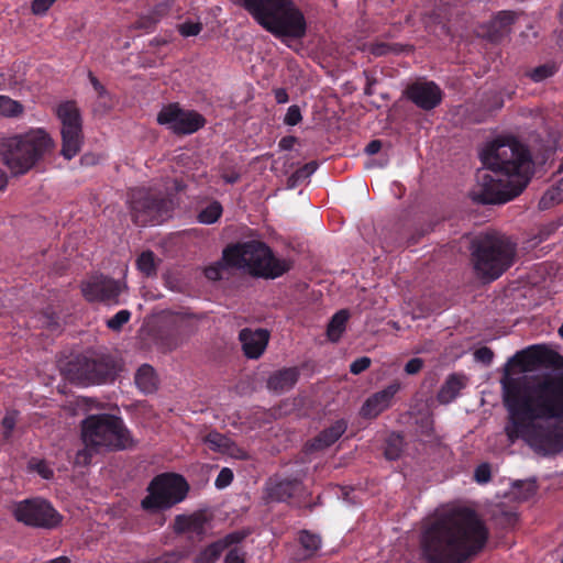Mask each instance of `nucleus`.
<instances>
[{
  "label": "nucleus",
  "mask_w": 563,
  "mask_h": 563,
  "mask_svg": "<svg viewBox=\"0 0 563 563\" xmlns=\"http://www.w3.org/2000/svg\"><path fill=\"white\" fill-rule=\"evenodd\" d=\"M136 266L141 273L146 276H153L156 274V261L155 255L151 251L143 252L137 261Z\"/></svg>",
  "instance_id": "31"
},
{
  "label": "nucleus",
  "mask_w": 563,
  "mask_h": 563,
  "mask_svg": "<svg viewBox=\"0 0 563 563\" xmlns=\"http://www.w3.org/2000/svg\"><path fill=\"white\" fill-rule=\"evenodd\" d=\"M207 518L202 514H194L190 516L179 515L175 519V531L179 533H189L201 539L208 529Z\"/></svg>",
  "instance_id": "21"
},
{
  "label": "nucleus",
  "mask_w": 563,
  "mask_h": 563,
  "mask_svg": "<svg viewBox=\"0 0 563 563\" xmlns=\"http://www.w3.org/2000/svg\"><path fill=\"white\" fill-rule=\"evenodd\" d=\"M407 95L412 102L424 110L433 109L442 99L441 89L432 81H420L411 85Z\"/></svg>",
  "instance_id": "16"
},
{
  "label": "nucleus",
  "mask_w": 563,
  "mask_h": 563,
  "mask_svg": "<svg viewBox=\"0 0 563 563\" xmlns=\"http://www.w3.org/2000/svg\"><path fill=\"white\" fill-rule=\"evenodd\" d=\"M223 178H224V180L228 184H233V183H235L239 179V175L238 174H232L230 176H224Z\"/></svg>",
  "instance_id": "59"
},
{
  "label": "nucleus",
  "mask_w": 563,
  "mask_h": 563,
  "mask_svg": "<svg viewBox=\"0 0 563 563\" xmlns=\"http://www.w3.org/2000/svg\"><path fill=\"white\" fill-rule=\"evenodd\" d=\"M391 49L393 48L389 45L384 44V43H377V44H373L371 46V53L376 56L385 55Z\"/></svg>",
  "instance_id": "50"
},
{
  "label": "nucleus",
  "mask_w": 563,
  "mask_h": 563,
  "mask_svg": "<svg viewBox=\"0 0 563 563\" xmlns=\"http://www.w3.org/2000/svg\"><path fill=\"white\" fill-rule=\"evenodd\" d=\"M560 15L563 16V3L561 4V8H560Z\"/></svg>",
  "instance_id": "63"
},
{
  "label": "nucleus",
  "mask_w": 563,
  "mask_h": 563,
  "mask_svg": "<svg viewBox=\"0 0 563 563\" xmlns=\"http://www.w3.org/2000/svg\"><path fill=\"white\" fill-rule=\"evenodd\" d=\"M158 10H159V12H163L165 10V8H163L162 5H158Z\"/></svg>",
  "instance_id": "64"
},
{
  "label": "nucleus",
  "mask_w": 563,
  "mask_h": 563,
  "mask_svg": "<svg viewBox=\"0 0 563 563\" xmlns=\"http://www.w3.org/2000/svg\"><path fill=\"white\" fill-rule=\"evenodd\" d=\"M512 489L518 498L528 499L536 494L537 485L534 481L518 482L514 485Z\"/></svg>",
  "instance_id": "36"
},
{
  "label": "nucleus",
  "mask_w": 563,
  "mask_h": 563,
  "mask_svg": "<svg viewBox=\"0 0 563 563\" xmlns=\"http://www.w3.org/2000/svg\"><path fill=\"white\" fill-rule=\"evenodd\" d=\"M36 471L46 479L51 478L53 475V471L44 462H38L36 464Z\"/></svg>",
  "instance_id": "51"
},
{
  "label": "nucleus",
  "mask_w": 563,
  "mask_h": 563,
  "mask_svg": "<svg viewBox=\"0 0 563 563\" xmlns=\"http://www.w3.org/2000/svg\"><path fill=\"white\" fill-rule=\"evenodd\" d=\"M233 481V472L231 468L229 467H223L217 478H216V482H214V485L217 488L219 489H223L225 487H228Z\"/></svg>",
  "instance_id": "42"
},
{
  "label": "nucleus",
  "mask_w": 563,
  "mask_h": 563,
  "mask_svg": "<svg viewBox=\"0 0 563 563\" xmlns=\"http://www.w3.org/2000/svg\"><path fill=\"white\" fill-rule=\"evenodd\" d=\"M516 243L499 232L476 236L471 245V261L475 275L485 282L499 278L516 258Z\"/></svg>",
  "instance_id": "5"
},
{
  "label": "nucleus",
  "mask_w": 563,
  "mask_h": 563,
  "mask_svg": "<svg viewBox=\"0 0 563 563\" xmlns=\"http://www.w3.org/2000/svg\"><path fill=\"white\" fill-rule=\"evenodd\" d=\"M400 388L401 384L399 382H394L386 388L373 394L362 406L361 415L364 418H376L390 407L395 395L400 390Z\"/></svg>",
  "instance_id": "15"
},
{
  "label": "nucleus",
  "mask_w": 563,
  "mask_h": 563,
  "mask_svg": "<svg viewBox=\"0 0 563 563\" xmlns=\"http://www.w3.org/2000/svg\"><path fill=\"white\" fill-rule=\"evenodd\" d=\"M89 80L93 89L96 90L99 99L102 101L103 106L110 108L111 104L107 102V100L109 99V92L107 91L104 86L91 73H89Z\"/></svg>",
  "instance_id": "40"
},
{
  "label": "nucleus",
  "mask_w": 563,
  "mask_h": 563,
  "mask_svg": "<svg viewBox=\"0 0 563 563\" xmlns=\"http://www.w3.org/2000/svg\"><path fill=\"white\" fill-rule=\"evenodd\" d=\"M221 213V205L219 202H212L199 213L198 219L200 223L212 224L220 218Z\"/></svg>",
  "instance_id": "32"
},
{
  "label": "nucleus",
  "mask_w": 563,
  "mask_h": 563,
  "mask_svg": "<svg viewBox=\"0 0 563 563\" xmlns=\"http://www.w3.org/2000/svg\"><path fill=\"white\" fill-rule=\"evenodd\" d=\"M301 112L298 106H290L285 114L284 123L290 126L298 124L301 121Z\"/></svg>",
  "instance_id": "43"
},
{
  "label": "nucleus",
  "mask_w": 563,
  "mask_h": 563,
  "mask_svg": "<svg viewBox=\"0 0 563 563\" xmlns=\"http://www.w3.org/2000/svg\"><path fill=\"white\" fill-rule=\"evenodd\" d=\"M559 334L561 335V338H563V324L559 329Z\"/></svg>",
  "instance_id": "62"
},
{
  "label": "nucleus",
  "mask_w": 563,
  "mask_h": 563,
  "mask_svg": "<svg viewBox=\"0 0 563 563\" xmlns=\"http://www.w3.org/2000/svg\"><path fill=\"white\" fill-rule=\"evenodd\" d=\"M423 367V361L419 357L411 358L405 366V372L408 375H415Z\"/></svg>",
  "instance_id": "49"
},
{
  "label": "nucleus",
  "mask_w": 563,
  "mask_h": 563,
  "mask_svg": "<svg viewBox=\"0 0 563 563\" xmlns=\"http://www.w3.org/2000/svg\"><path fill=\"white\" fill-rule=\"evenodd\" d=\"M131 209L136 223H159L168 217L170 201L158 197L151 189H133L130 197Z\"/></svg>",
  "instance_id": "12"
},
{
  "label": "nucleus",
  "mask_w": 563,
  "mask_h": 563,
  "mask_svg": "<svg viewBox=\"0 0 563 563\" xmlns=\"http://www.w3.org/2000/svg\"><path fill=\"white\" fill-rule=\"evenodd\" d=\"M157 122L175 134H192L203 128L206 119L194 110H185L177 103L164 107L157 114Z\"/></svg>",
  "instance_id": "13"
},
{
  "label": "nucleus",
  "mask_w": 563,
  "mask_h": 563,
  "mask_svg": "<svg viewBox=\"0 0 563 563\" xmlns=\"http://www.w3.org/2000/svg\"><path fill=\"white\" fill-rule=\"evenodd\" d=\"M156 376L152 366L142 365L135 374V384L145 394L156 389Z\"/></svg>",
  "instance_id": "27"
},
{
  "label": "nucleus",
  "mask_w": 563,
  "mask_h": 563,
  "mask_svg": "<svg viewBox=\"0 0 563 563\" xmlns=\"http://www.w3.org/2000/svg\"><path fill=\"white\" fill-rule=\"evenodd\" d=\"M16 521L34 528L54 529L62 522L59 512L45 499H24L12 506Z\"/></svg>",
  "instance_id": "11"
},
{
  "label": "nucleus",
  "mask_w": 563,
  "mask_h": 563,
  "mask_svg": "<svg viewBox=\"0 0 563 563\" xmlns=\"http://www.w3.org/2000/svg\"><path fill=\"white\" fill-rule=\"evenodd\" d=\"M302 548L308 552L309 555L313 554L321 547V539L318 534L302 531L299 537Z\"/></svg>",
  "instance_id": "34"
},
{
  "label": "nucleus",
  "mask_w": 563,
  "mask_h": 563,
  "mask_svg": "<svg viewBox=\"0 0 563 563\" xmlns=\"http://www.w3.org/2000/svg\"><path fill=\"white\" fill-rule=\"evenodd\" d=\"M485 166L470 192L474 202L505 203L520 194L528 181L531 159L523 144L514 137H497L481 152Z\"/></svg>",
  "instance_id": "2"
},
{
  "label": "nucleus",
  "mask_w": 563,
  "mask_h": 563,
  "mask_svg": "<svg viewBox=\"0 0 563 563\" xmlns=\"http://www.w3.org/2000/svg\"><path fill=\"white\" fill-rule=\"evenodd\" d=\"M496 20L499 22L500 25H507L512 23L514 21V14L511 12H500Z\"/></svg>",
  "instance_id": "53"
},
{
  "label": "nucleus",
  "mask_w": 563,
  "mask_h": 563,
  "mask_svg": "<svg viewBox=\"0 0 563 563\" xmlns=\"http://www.w3.org/2000/svg\"><path fill=\"white\" fill-rule=\"evenodd\" d=\"M474 478L478 484H487L492 478L490 466L488 463H483L475 468Z\"/></svg>",
  "instance_id": "41"
},
{
  "label": "nucleus",
  "mask_w": 563,
  "mask_h": 563,
  "mask_svg": "<svg viewBox=\"0 0 563 563\" xmlns=\"http://www.w3.org/2000/svg\"><path fill=\"white\" fill-rule=\"evenodd\" d=\"M8 178L5 173L0 168V189H3L7 185Z\"/></svg>",
  "instance_id": "57"
},
{
  "label": "nucleus",
  "mask_w": 563,
  "mask_h": 563,
  "mask_svg": "<svg viewBox=\"0 0 563 563\" xmlns=\"http://www.w3.org/2000/svg\"><path fill=\"white\" fill-rule=\"evenodd\" d=\"M245 538L243 532H232L227 534L223 539H220L206 549H203L197 556L196 563H214L221 555V553L232 544L240 543Z\"/></svg>",
  "instance_id": "19"
},
{
  "label": "nucleus",
  "mask_w": 563,
  "mask_h": 563,
  "mask_svg": "<svg viewBox=\"0 0 563 563\" xmlns=\"http://www.w3.org/2000/svg\"><path fill=\"white\" fill-rule=\"evenodd\" d=\"M23 111L22 104L7 96H0V114L5 117H16Z\"/></svg>",
  "instance_id": "33"
},
{
  "label": "nucleus",
  "mask_w": 563,
  "mask_h": 563,
  "mask_svg": "<svg viewBox=\"0 0 563 563\" xmlns=\"http://www.w3.org/2000/svg\"><path fill=\"white\" fill-rule=\"evenodd\" d=\"M380 148H382V142L379 140H373L366 145L365 152L368 155H374V154L378 153Z\"/></svg>",
  "instance_id": "52"
},
{
  "label": "nucleus",
  "mask_w": 563,
  "mask_h": 563,
  "mask_svg": "<svg viewBox=\"0 0 563 563\" xmlns=\"http://www.w3.org/2000/svg\"><path fill=\"white\" fill-rule=\"evenodd\" d=\"M239 340L242 345L244 355L247 358L257 360L265 352L268 341L269 332L265 329H250L241 330Z\"/></svg>",
  "instance_id": "17"
},
{
  "label": "nucleus",
  "mask_w": 563,
  "mask_h": 563,
  "mask_svg": "<svg viewBox=\"0 0 563 563\" xmlns=\"http://www.w3.org/2000/svg\"><path fill=\"white\" fill-rule=\"evenodd\" d=\"M225 563H245L244 553L239 548L231 549L224 559Z\"/></svg>",
  "instance_id": "48"
},
{
  "label": "nucleus",
  "mask_w": 563,
  "mask_h": 563,
  "mask_svg": "<svg viewBox=\"0 0 563 563\" xmlns=\"http://www.w3.org/2000/svg\"><path fill=\"white\" fill-rule=\"evenodd\" d=\"M559 67L554 62H548L545 64L539 65L527 73V76L533 82H542L551 77H553Z\"/></svg>",
  "instance_id": "29"
},
{
  "label": "nucleus",
  "mask_w": 563,
  "mask_h": 563,
  "mask_svg": "<svg viewBox=\"0 0 563 563\" xmlns=\"http://www.w3.org/2000/svg\"><path fill=\"white\" fill-rule=\"evenodd\" d=\"M203 442L213 452L239 460H245L247 457V453L239 448L235 442L217 431L209 432L203 438Z\"/></svg>",
  "instance_id": "18"
},
{
  "label": "nucleus",
  "mask_w": 563,
  "mask_h": 563,
  "mask_svg": "<svg viewBox=\"0 0 563 563\" xmlns=\"http://www.w3.org/2000/svg\"><path fill=\"white\" fill-rule=\"evenodd\" d=\"M508 413L505 433L510 443L521 439L541 455L563 451V371L519 376L505 372L500 379Z\"/></svg>",
  "instance_id": "1"
},
{
  "label": "nucleus",
  "mask_w": 563,
  "mask_h": 563,
  "mask_svg": "<svg viewBox=\"0 0 563 563\" xmlns=\"http://www.w3.org/2000/svg\"><path fill=\"white\" fill-rule=\"evenodd\" d=\"M55 113L60 121L62 155L74 158L82 144V121L78 107L73 101H65L56 107Z\"/></svg>",
  "instance_id": "10"
},
{
  "label": "nucleus",
  "mask_w": 563,
  "mask_h": 563,
  "mask_svg": "<svg viewBox=\"0 0 563 563\" xmlns=\"http://www.w3.org/2000/svg\"><path fill=\"white\" fill-rule=\"evenodd\" d=\"M466 386V377L460 374H451L445 379L438 393V400L441 404L452 402Z\"/></svg>",
  "instance_id": "24"
},
{
  "label": "nucleus",
  "mask_w": 563,
  "mask_h": 563,
  "mask_svg": "<svg viewBox=\"0 0 563 563\" xmlns=\"http://www.w3.org/2000/svg\"><path fill=\"white\" fill-rule=\"evenodd\" d=\"M402 451V438L399 434H391L387 440L385 456L388 460H396Z\"/></svg>",
  "instance_id": "35"
},
{
  "label": "nucleus",
  "mask_w": 563,
  "mask_h": 563,
  "mask_svg": "<svg viewBox=\"0 0 563 563\" xmlns=\"http://www.w3.org/2000/svg\"><path fill=\"white\" fill-rule=\"evenodd\" d=\"M228 267L233 266L227 264L225 261L222 258L220 262H217L205 269L206 277L210 280H219L223 277V272Z\"/></svg>",
  "instance_id": "37"
},
{
  "label": "nucleus",
  "mask_w": 563,
  "mask_h": 563,
  "mask_svg": "<svg viewBox=\"0 0 563 563\" xmlns=\"http://www.w3.org/2000/svg\"><path fill=\"white\" fill-rule=\"evenodd\" d=\"M563 201V177L556 186L548 189L540 199L539 206L541 209H548L556 203Z\"/></svg>",
  "instance_id": "30"
},
{
  "label": "nucleus",
  "mask_w": 563,
  "mask_h": 563,
  "mask_svg": "<svg viewBox=\"0 0 563 563\" xmlns=\"http://www.w3.org/2000/svg\"><path fill=\"white\" fill-rule=\"evenodd\" d=\"M131 318V312L126 309L118 311L112 318L107 321L109 329L120 330Z\"/></svg>",
  "instance_id": "38"
},
{
  "label": "nucleus",
  "mask_w": 563,
  "mask_h": 563,
  "mask_svg": "<svg viewBox=\"0 0 563 563\" xmlns=\"http://www.w3.org/2000/svg\"><path fill=\"white\" fill-rule=\"evenodd\" d=\"M201 29L202 25L198 22H185L178 26L180 34L186 37L199 34Z\"/></svg>",
  "instance_id": "44"
},
{
  "label": "nucleus",
  "mask_w": 563,
  "mask_h": 563,
  "mask_svg": "<svg viewBox=\"0 0 563 563\" xmlns=\"http://www.w3.org/2000/svg\"><path fill=\"white\" fill-rule=\"evenodd\" d=\"M487 538L488 531L474 510L454 507L426 525L421 547L430 563H461L479 552Z\"/></svg>",
  "instance_id": "3"
},
{
  "label": "nucleus",
  "mask_w": 563,
  "mask_h": 563,
  "mask_svg": "<svg viewBox=\"0 0 563 563\" xmlns=\"http://www.w3.org/2000/svg\"><path fill=\"white\" fill-rule=\"evenodd\" d=\"M275 98L278 103H286L288 101V95L285 89L275 90Z\"/></svg>",
  "instance_id": "55"
},
{
  "label": "nucleus",
  "mask_w": 563,
  "mask_h": 563,
  "mask_svg": "<svg viewBox=\"0 0 563 563\" xmlns=\"http://www.w3.org/2000/svg\"><path fill=\"white\" fill-rule=\"evenodd\" d=\"M266 31L276 37L300 38L306 19L291 0H235Z\"/></svg>",
  "instance_id": "4"
},
{
  "label": "nucleus",
  "mask_w": 563,
  "mask_h": 563,
  "mask_svg": "<svg viewBox=\"0 0 563 563\" xmlns=\"http://www.w3.org/2000/svg\"><path fill=\"white\" fill-rule=\"evenodd\" d=\"M371 358L367 356H362L360 358H356L354 362L350 365V372L354 375L361 374L362 372L366 371L371 366Z\"/></svg>",
  "instance_id": "47"
},
{
  "label": "nucleus",
  "mask_w": 563,
  "mask_h": 563,
  "mask_svg": "<svg viewBox=\"0 0 563 563\" xmlns=\"http://www.w3.org/2000/svg\"><path fill=\"white\" fill-rule=\"evenodd\" d=\"M349 317V311L342 309L331 318L327 330V334L330 341L338 342L340 340L341 335L345 331Z\"/></svg>",
  "instance_id": "28"
},
{
  "label": "nucleus",
  "mask_w": 563,
  "mask_h": 563,
  "mask_svg": "<svg viewBox=\"0 0 563 563\" xmlns=\"http://www.w3.org/2000/svg\"><path fill=\"white\" fill-rule=\"evenodd\" d=\"M98 451L99 450H96L95 448H88L85 445V449L77 452L75 463L82 466L88 465L91 461L92 453Z\"/></svg>",
  "instance_id": "46"
},
{
  "label": "nucleus",
  "mask_w": 563,
  "mask_h": 563,
  "mask_svg": "<svg viewBox=\"0 0 563 563\" xmlns=\"http://www.w3.org/2000/svg\"><path fill=\"white\" fill-rule=\"evenodd\" d=\"M301 487L298 481H276L271 483L267 488L268 498L274 501H286L291 498Z\"/></svg>",
  "instance_id": "26"
},
{
  "label": "nucleus",
  "mask_w": 563,
  "mask_h": 563,
  "mask_svg": "<svg viewBox=\"0 0 563 563\" xmlns=\"http://www.w3.org/2000/svg\"><path fill=\"white\" fill-rule=\"evenodd\" d=\"M48 563H70V560L67 556H58L56 559L51 560Z\"/></svg>",
  "instance_id": "58"
},
{
  "label": "nucleus",
  "mask_w": 563,
  "mask_h": 563,
  "mask_svg": "<svg viewBox=\"0 0 563 563\" xmlns=\"http://www.w3.org/2000/svg\"><path fill=\"white\" fill-rule=\"evenodd\" d=\"M388 324L391 325L395 330H399V325L396 321H389Z\"/></svg>",
  "instance_id": "61"
},
{
  "label": "nucleus",
  "mask_w": 563,
  "mask_h": 563,
  "mask_svg": "<svg viewBox=\"0 0 563 563\" xmlns=\"http://www.w3.org/2000/svg\"><path fill=\"white\" fill-rule=\"evenodd\" d=\"M223 260L233 267L264 278H276L289 269V263L274 256L271 249L261 241H247L229 246Z\"/></svg>",
  "instance_id": "7"
},
{
  "label": "nucleus",
  "mask_w": 563,
  "mask_h": 563,
  "mask_svg": "<svg viewBox=\"0 0 563 563\" xmlns=\"http://www.w3.org/2000/svg\"><path fill=\"white\" fill-rule=\"evenodd\" d=\"M493 358L494 352L487 346H482L474 352V360L485 365H489Z\"/></svg>",
  "instance_id": "45"
},
{
  "label": "nucleus",
  "mask_w": 563,
  "mask_h": 563,
  "mask_svg": "<svg viewBox=\"0 0 563 563\" xmlns=\"http://www.w3.org/2000/svg\"><path fill=\"white\" fill-rule=\"evenodd\" d=\"M317 169V164L314 162H310L302 166L301 168L297 169L291 177L289 178V181H292V185L296 181L306 179L310 177Z\"/></svg>",
  "instance_id": "39"
},
{
  "label": "nucleus",
  "mask_w": 563,
  "mask_h": 563,
  "mask_svg": "<svg viewBox=\"0 0 563 563\" xmlns=\"http://www.w3.org/2000/svg\"><path fill=\"white\" fill-rule=\"evenodd\" d=\"M172 324L174 332L178 336H181V339L173 343H166V347L169 351L176 349L184 341L185 338H188L196 331L194 318L188 313H174L172 316Z\"/></svg>",
  "instance_id": "23"
},
{
  "label": "nucleus",
  "mask_w": 563,
  "mask_h": 563,
  "mask_svg": "<svg viewBox=\"0 0 563 563\" xmlns=\"http://www.w3.org/2000/svg\"><path fill=\"white\" fill-rule=\"evenodd\" d=\"M124 289L125 284L102 275L93 276L81 285L82 295L90 302L118 303V297Z\"/></svg>",
  "instance_id": "14"
},
{
  "label": "nucleus",
  "mask_w": 563,
  "mask_h": 563,
  "mask_svg": "<svg viewBox=\"0 0 563 563\" xmlns=\"http://www.w3.org/2000/svg\"><path fill=\"white\" fill-rule=\"evenodd\" d=\"M147 492L141 503L142 508L158 511L183 501L188 493V484L180 475L162 474L150 483Z\"/></svg>",
  "instance_id": "9"
},
{
  "label": "nucleus",
  "mask_w": 563,
  "mask_h": 563,
  "mask_svg": "<svg viewBox=\"0 0 563 563\" xmlns=\"http://www.w3.org/2000/svg\"><path fill=\"white\" fill-rule=\"evenodd\" d=\"M55 148V141L43 129L7 139L0 147L5 166L12 174H25Z\"/></svg>",
  "instance_id": "6"
},
{
  "label": "nucleus",
  "mask_w": 563,
  "mask_h": 563,
  "mask_svg": "<svg viewBox=\"0 0 563 563\" xmlns=\"http://www.w3.org/2000/svg\"><path fill=\"white\" fill-rule=\"evenodd\" d=\"M299 378L297 367H286L273 372L267 378V389L274 394H283L290 390Z\"/></svg>",
  "instance_id": "20"
},
{
  "label": "nucleus",
  "mask_w": 563,
  "mask_h": 563,
  "mask_svg": "<svg viewBox=\"0 0 563 563\" xmlns=\"http://www.w3.org/2000/svg\"><path fill=\"white\" fill-rule=\"evenodd\" d=\"M2 424H3V427L5 428V430L8 432L12 431V429L14 428V424H15L14 417L13 416H5L2 419Z\"/></svg>",
  "instance_id": "54"
},
{
  "label": "nucleus",
  "mask_w": 563,
  "mask_h": 563,
  "mask_svg": "<svg viewBox=\"0 0 563 563\" xmlns=\"http://www.w3.org/2000/svg\"><path fill=\"white\" fill-rule=\"evenodd\" d=\"M347 423L345 420H336L329 428L324 429L313 441L312 448L322 450L332 445L346 431Z\"/></svg>",
  "instance_id": "25"
},
{
  "label": "nucleus",
  "mask_w": 563,
  "mask_h": 563,
  "mask_svg": "<svg viewBox=\"0 0 563 563\" xmlns=\"http://www.w3.org/2000/svg\"><path fill=\"white\" fill-rule=\"evenodd\" d=\"M76 379L81 385L101 384L106 380L103 365L95 360H85L79 364Z\"/></svg>",
  "instance_id": "22"
},
{
  "label": "nucleus",
  "mask_w": 563,
  "mask_h": 563,
  "mask_svg": "<svg viewBox=\"0 0 563 563\" xmlns=\"http://www.w3.org/2000/svg\"><path fill=\"white\" fill-rule=\"evenodd\" d=\"M81 438L88 448L96 450H124L133 444L130 431L122 419L111 415H91L82 421Z\"/></svg>",
  "instance_id": "8"
},
{
  "label": "nucleus",
  "mask_w": 563,
  "mask_h": 563,
  "mask_svg": "<svg viewBox=\"0 0 563 563\" xmlns=\"http://www.w3.org/2000/svg\"><path fill=\"white\" fill-rule=\"evenodd\" d=\"M526 353H527V351H520V352H517V353H516V355L512 357V360L520 358V357H522Z\"/></svg>",
  "instance_id": "60"
},
{
  "label": "nucleus",
  "mask_w": 563,
  "mask_h": 563,
  "mask_svg": "<svg viewBox=\"0 0 563 563\" xmlns=\"http://www.w3.org/2000/svg\"><path fill=\"white\" fill-rule=\"evenodd\" d=\"M148 19L151 20L150 23H147V18H142L141 21H140V26L141 27H148L150 24H154L158 21V18L157 16H148Z\"/></svg>",
  "instance_id": "56"
}]
</instances>
